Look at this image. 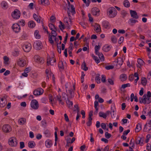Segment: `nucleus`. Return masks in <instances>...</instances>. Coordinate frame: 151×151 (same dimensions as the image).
I'll return each mask as SVG.
<instances>
[{
  "mask_svg": "<svg viewBox=\"0 0 151 151\" xmlns=\"http://www.w3.org/2000/svg\"><path fill=\"white\" fill-rule=\"evenodd\" d=\"M107 13L109 17L113 18L116 16L117 12L114 7H111L107 9Z\"/></svg>",
  "mask_w": 151,
  "mask_h": 151,
  "instance_id": "f257e3e1",
  "label": "nucleus"
},
{
  "mask_svg": "<svg viewBox=\"0 0 151 151\" xmlns=\"http://www.w3.org/2000/svg\"><path fill=\"white\" fill-rule=\"evenodd\" d=\"M9 143L12 147L16 146L17 144V141L16 139L14 137H12L9 139Z\"/></svg>",
  "mask_w": 151,
  "mask_h": 151,
  "instance_id": "f03ea898",
  "label": "nucleus"
},
{
  "mask_svg": "<svg viewBox=\"0 0 151 151\" xmlns=\"http://www.w3.org/2000/svg\"><path fill=\"white\" fill-rule=\"evenodd\" d=\"M12 16L15 19H19L20 16V13L19 10L15 9L12 14Z\"/></svg>",
  "mask_w": 151,
  "mask_h": 151,
  "instance_id": "7ed1b4c3",
  "label": "nucleus"
},
{
  "mask_svg": "<svg viewBox=\"0 0 151 151\" xmlns=\"http://www.w3.org/2000/svg\"><path fill=\"white\" fill-rule=\"evenodd\" d=\"M30 105L31 107L34 109H37L38 108V103L36 100H32L31 101Z\"/></svg>",
  "mask_w": 151,
  "mask_h": 151,
  "instance_id": "20e7f679",
  "label": "nucleus"
},
{
  "mask_svg": "<svg viewBox=\"0 0 151 151\" xmlns=\"http://www.w3.org/2000/svg\"><path fill=\"white\" fill-rule=\"evenodd\" d=\"M34 48L37 50H40L41 49L42 46L41 42L40 41H37L34 44Z\"/></svg>",
  "mask_w": 151,
  "mask_h": 151,
  "instance_id": "39448f33",
  "label": "nucleus"
},
{
  "mask_svg": "<svg viewBox=\"0 0 151 151\" xmlns=\"http://www.w3.org/2000/svg\"><path fill=\"white\" fill-rule=\"evenodd\" d=\"M35 61L36 62L40 63L41 64H43L44 62V60L42 58L40 57L38 55H37L34 57Z\"/></svg>",
  "mask_w": 151,
  "mask_h": 151,
  "instance_id": "423d86ee",
  "label": "nucleus"
},
{
  "mask_svg": "<svg viewBox=\"0 0 151 151\" xmlns=\"http://www.w3.org/2000/svg\"><path fill=\"white\" fill-rule=\"evenodd\" d=\"M22 47L25 52H29L31 49V45L30 43H26L23 45Z\"/></svg>",
  "mask_w": 151,
  "mask_h": 151,
  "instance_id": "0eeeda50",
  "label": "nucleus"
},
{
  "mask_svg": "<svg viewBox=\"0 0 151 151\" xmlns=\"http://www.w3.org/2000/svg\"><path fill=\"white\" fill-rule=\"evenodd\" d=\"M12 27L13 31L15 33L19 32L21 29L20 26L18 24H13Z\"/></svg>",
  "mask_w": 151,
  "mask_h": 151,
  "instance_id": "6e6552de",
  "label": "nucleus"
},
{
  "mask_svg": "<svg viewBox=\"0 0 151 151\" xmlns=\"http://www.w3.org/2000/svg\"><path fill=\"white\" fill-rule=\"evenodd\" d=\"M43 92V90L41 88H40L34 90L33 91V94L34 95L37 96L42 94Z\"/></svg>",
  "mask_w": 151,
  "mask_h": 151,
  "instance_id": "1a4fd4ad",
  "label": "nucleus"
},
{
  "mask_svg": "<svg viewBox=\"0 0 151 151\" xmlns=\"http://www.w3.org/2000/svg\"><path fill=\"white\" fill-rule=\"evenodd\" d=\"M91 11L92 14L93 15L98 16L99 14L100 10L97 7L93 8Z\"/></svg>",
  "mask_w": 151,
  "mask_h": 151,
  "instance_id": "9d476101",
  "label": "nucleus"
},
{
  "mask_svg": "<svg viewBox=\"0 0 151 151\" xmlns=\"http://www.w3.org/2000/svg\"><path fill=\"white\" fill-rule=\"evenodd\" d=\"M2 129L3 131L5 132H9L11 130L10 126L7 124L4 125L2 127Z\"/></svg>",
  "mask_w": 151,
  "mask_h": 151,
  "instance_id": "9b49d317",
  "label": "nucleus"
},
{
  "mask_svg": "<svg viewBox=\"0 0 151 151\" xmlns=\"http://www.w3.org/2000/svg\"><path fill=\"white\" fill-rule=\"evenodd\" d=\"M38 2L39 4L45 6H47L50 4L48 0H39Z\"/></svg>",
  "mask_w": 151,
  "mask_h": 151,
  "instance_id": "f8f14e48",
  "label": "nucleus"
},
{
  "mask_svg": "<svg viewBox=\"0 0 151 151\" xmlns=\"http://www.w3.org/2000/svg\"><path fill=\"white\" fill-rule=\"evenodd\" d=\"M123 60L121 58H119L117 60V61H114L113 62V64L114 65L115 63L116 64V65L117 66L118 65H119V67H120L123 64Z\"/></svg>",
  "mask_w": 151,
  "mask_h": 151,
  "instance_id": "ddd939ff",
  "label": "nucleus"
},
{
  "mask_svg": "<svg viewBox=\"0 0 151 151\" xmlns=\"http://www.w3.org/2000/svg\"><path fill=\"white\" fill-rule=\"evenodd\" d=\"M130 14L131 17L134 19H137L139 17L137 12L135 11L130 10Z\"/></svg>",
  "mask_w": 151,
  "mask_h": 151,
  "instance_id": "4468645a",
  "label": "nucleus"
},
{
  "mask_svg": "<svg viewBox=\"0 0 151 151\" xmlns=\"http://www.w3.org/2000/svg\"><path fill=\"white\" fill-rule=\"evenodd\" d=\"M17 64L21 67H23L26 64V61L20 58L17 62Z\"/></svg>",
  "mask_w": 151,
  "mask_h": 151,
  "instance_id": "2eb2a0df",
  "label": "nucleus"
},
{
  "mask_svg": "<svg viewBox=\"0 0 151 151\" xmlns=\"http://www.w3.org/2000/svg\"><path fill=\"white\" fill-rule=\"evenodd\" d=\"M58 29L57 28L55 30H52L51 31V34H49L48 38H52V37L56 38V37L57 35L56 32L57 31Z\"/></svg>",
  "mask_w": 151,
  "mask_h": 151,
  "instance_id": "dca6fc26",
  "label": "nucleus"
},
{
  "mask_svg": "<svg viewBox=\"0 0 151 151\" xmlns=\"http://www.w3.org/2000/svg\"><path fill=\"white\" fill-rule=\"evenodd\" d=\"M137 22V20L134 19L133 18H130L129 20L128 23L130 25L133 26L136 22Z\"/></svg>",
  "mask_w": 151,
  "mask_h": 151,
  "instance_id": "f3484780",
  "label": "nucleus"
},
{
  "mask_svg": "<svg viewBox=\"0 0 151 151\" xmlns=\"http://www.w3.org/2000/svg\"><path fill=\"white\" fill-rule=\"evenodd\" d=\"M94 26V29L97 32H99L101 30L100 25L96 23H95L93 25Z\"/></svg>",
  "mask_w": 151,
  "mask_h": 151,
  "instance_id": "a211bd4d",
  "label": "nucleus"
},
{
  "mask_svg": "<svg viewBox=\"0 0 151 151\" xmlns=\"http://www.w3.org/2000/svg\"><path fill=\"white\" fill-rule=\"evenodd\" d=\"M70 99H69L68 98H67L66 103L68 108L70 109H71L73 107V103L72 101L70 100Z\"/></svg>",
  "mask_w": 151,
  "mask_h": 151,
  "instance_id": "6ab92c4d",
  "label": "nucleus"
},
{
  "mask_svg": "<svg viewBox=\"0 0 151 151\" xmlns=\"http://www.w3.org/2000/svg\"><path fill=\"white\" fill-rule=\"evenodd\" d=\"M143 139L142 140V138L140 137H138L136 139V144H140L141 145L143 144Z\"/></svg>",
  "mask_w": 151,
  "mask_h": 151,
  "instance_id": "aec40b11",
  "label": "nucleus"
},
{
  "mask_svg": "<svg viewBox=\"0 0 151 151\" xmlns=\"http://www.w3.org/2000/svg\"><path fill=\"white\" fill-rule=\"evenodd\" d=\"M28 146L30 148H32L34 147L36 144L34 141H29L28 143Z\"/></svg>",
  "mask_w": 151,
  "mask_h": 151,
  "instance_id": "412c9836",
  "label": "nucleus"
},
{
  "mask_svg": "<svg viewBox=\"0 0 151 151\" xmlns=\"http://www.w3.org/2000/svg\"><path fill=\"white\" fill-rule=\"evenodd\" d=\"M102 25L104 28H107L109 27L110 24L108 21L104 20L102 22Z\"/></svg>",
  "mask_w": 151,
  "mask_h": 151,
  "instance_id": "4be33fe9",
  "label": "nucleus"
},
{
  "mask_svg": "<svg viewBox=\"0 0 151 151\" xmlns=\"http://www.w3.org/2000/svg\"><path fill=\"white\" fill-rule=\"evenodd\" d=\"M111 47L108 45H106L103 47V50L105 52H107L109 51Z\"/></svg>",
  "mask_w": 151,
  "mask_h": 151,
  "instance_id": "5701e85b",
  "label": "nucleus"
},
{
  "mask_svg": "<svg viewBox=\"0 0 151 151\" xmlns=\"http://www.w3.org/2000/svg\"><path fill=\"white\" fill-rule=\"evenodd\" d=\"M35 25V22L32 20L29 21L28 23V26L30 28H33Z\"/></svg>",
  "mask_w": 151,
  "mask_h": 151,
  "instance_id": "b1692460",
  "label": "nucleus"
},
{
  "mask_svg": "<svg viewBox=\"0 0 151 151\" xmlns=\"http://www.w3.org/2000/svg\"><path fill=\"white\" fill-rule=\"evenodd\" d=\"M142 129V124L138 123L136 125L135 129V131L136 132H139Z\"/></svg>",
  "mask_w": 151,
  "mask_h": 151,
  "instance_id": "393cba45",
  "label": "nucleus"
},
{
  "mask_svg": "<svg viewBox=\"0 0 151 151\" xmlns=\"http://www.w3.org/2000/svg\"><path fill=\"white\" fill-rule=\"evenodd\" d=\"M146 94H144L143 96V101H140V103H143L144 104H147V98L146 97Z\"/></svg>",
  "mask_w": 151,
  "mask_h": 151,
  "instance_id": "a878e982",
  "label": "nucleus"
},
{
  "mask_svg": "<svg viewBox=\"0 0 151 151\" xmlns=\"http://www.w3.org/2000/svg\"><path fill=\"white\" fill-rule=\"evenodd\" d=\"M26 119L23 118H21L19 119L18 122L19 124L21 125H24L26 122Z\"/></svg>",
  "mask_w": 151,
  "mask_h": 151,
  "instance_id": "bb28decb",
  "label": "nucleus"
},
{
  "mask_svg": "<svg viewBox=\"0 0 151 151\" xmlns=\"http://www.w3.org/2000/svg\"><path fill=\"white\" fill-rule=\"evenodd\" d=\"M147 104H148L151 102V98H150L151 97V93L150 91H147Z\"/></svg>",
  "mask_w": 151,
  "mask_h": 151,
  "instance_id": "cd10ccee",
  "label": "nucleus"
},
{
  "mask_svg": "<svg viewBox=\"0 0 151 151\" xmlns=\"http://www.w3.org/2000/svg\"><path fill=\"white\" fill-rule=\"evenodd\" d=\"M141 82L142 84L145 86L146 85L147 83V81L145 77H142L141 78Z\"/></svg>",
  "mask_w": 151,
  "mask_h": 151,
  "instance_id": "c85d7f7f",
  "label": "nucleus"
},
{
  "mask_svg": "<svg viewBox=\"0 0 151 151\" xmlns=\"http://www.w3.org/2000/svg\"><path fill=\"white\" fill-rule=\"evenodd\" d=\"M45 144L47 147L49 148L52 145V141L49 139L45 141Z\"/></svg>",
  "mask_w": 151,
  "mask_h": 151,
  "instance_id": "c756f323",
  "label": "nucleus"
},
{
  "mask_svg": "<svg viewBox=\"0 0 151 151\" xmlns=\"http://www.w3.org/2000/svg\"><path fill=\"white\" fill-rule=\"evenodd\" d=\"M68 92L69 93L70 96L68 98L69 99L72 98L74 96V94L73 90L72 89H71L68 90Z\"/></svg>",
  "mask_w": 151,
  "mask_h": 151,
  "instance_id": "7c9ffc66",
  "label": "nucleus"
},
{
  "mask_svg": "<svg viewBox=\"0 0 151 151\" xmlns=\"http://www.w3.org/2000/svg\"><path fill=\"white\" fill-rule=\"evenodd\" d=\"M1 6L3 9H6L8 8V4L6 2L2 1L1 4Z\"/></svg>",
  "mask_w": 151,
  "mask_h": 151,
  "instance_id": "2f4dec72",
  "label": "nucleus"
},
{
  "mask_svg": "<svg viewBox=\"0 0 151 151\" xmlns=\"http://www.w3.org/2000/svg\"><path fill=\"white\" fill-rule=\"evenodd\" d=\"M151 129V128L148 126L147 124H145L144 126V127L143 129V131L145 132H146L150 131Z\"/></svg>",
  "mask_w": 151,
  "mask_h": 151,
  "instance_id": "473e14b6",
  "label": "nucleus"
},
{
  "mask_svg": "<svg viewBox=\"0 0 151 151\" xmlns=\"http://www.w3.org/2000/svg\"><path fill=\"white\" fill-rule=\"evenodd\" d=\"M120 78L121 81H125L127 79V76L124 74H123L121 75Z\"/></svg>",
  "mask_w": 151,
  "mask_h": 151,
  "instance_id": "72a5a7b5",
  "label": "nucleus"
},
{
  "mask_svg": "<svg viewBox=\"0 0 151 151\" xmlns=\"http://www.w3.org/2000/svg\"><path fill=\"white\" fill-rule=\"evenodd\" d=\"M123 5L126 7H129L130 6L129 2L127 0H125L123 2Z\"/></svg>",
  "mask_w": 151,
  "mask_h": 151,
  "instance_id": "f704fd0d",
  "label": "nucleus"
},
{
  "mask_svg": "<svg viewBox=\"0 0 151 151\" xmlns=\"http://www.w3.org/2000/svg\"><path fill=\"white\" fill-rule=\"evenodd\" d=\"M33 16L35 20H36L38 23H40V20L39 19L38 16L36 14H33Z\"/></svg>",
  "mask_w": 151,
  "mask_h": 151,
  "instance_id": "c9c22d12",
  "label": "nucleus"
},
{
  "mask_svg": "<svg viewBox=\"0 0 151 151\" xmlns=\"http://www.w3.org/2000/svg\"><path fill=\"white\" fill-rule=\"evenodd\" d=\"M100 75L99 74H97L96 76L95 77V81L98 83H101L100 77Z\"/></svg>",
  "mask_w": 151,
  "mask_h": 151,
  "instance_id": "e433bc0d",
  "label": "nucleus"
},
{
  "mask_svg": "<svg viewBox=\"0 0 151 151\" xmlns=\"http://www.w3.org/2000/svg\"><path fill=\"white\" fill-rule=\"evenodd\" d=\"M99 116L101 117H103L104 119H106V114L102 112H100L99 113Z\"/></svg>",
  "mask_w": 151,
  "mask_h": 151,
  "instance_id": "4c0bfd02",
  "label": "nucleus"
},
{
  "mask_svg": "<svg viewBox=\"0 0 151 151\" xmlns=\"http://www.w3.org/2000/svg\"><path fill=\"white\" fill-rule=\"evenodd\" d=\"M49 26L50 29L52 31V30H55V29L57 28V27H55L53 24L51 23H50L49 24Z\"/></svg>",
  "mask_w": 151,
  "mask_h": 151,
  "instance_id": "58836bf2",
  "label": "nucleus"
},
{
  "mask_svg": "<svg viewBox=\"0 0 151 151\" xmlns=\"http://www.w3.org/2000/svg\"><path fill=\"white\" fill-rule=\"evenodd\" d=\"M99 57L100 58V60L101 61L103 62L104 60V57L101 52H100V53L99 54Z\"/></svg>",
  "mask_w": 151,
  "mask_h": 151,
  "instance_id": "ea45409f",
  "label": "nucleus"
},
{
  "mask_svg": "<svg viewBox=\"0 0 151 151\" xmlns=\"http://www.w3.org/2000/svg\"><path fill=\"white\" fill-rule=\"evenodd\" d=\"M44 133L46 137H49L50 135V131L48 129H46L45 130Z\"/></svg>",
  "mask_w": 151,
  "mask_h": 151,
  "instance_id": "a19ab883",
  "label": "nucleus"
},
{
  "mask_svg": "<svg viewBox=\"0 0 151 151\" xmlns=\"http://www.w3.org/2000/svg\"><path fill=\"white\" fill-rule=\"evenodd\" d=\"M114 79L113 78H109L107 79L108 82L111 85H113L114 83Z\"/></svg>",
  "mask_w": 151,
  "mask_h": 151,
  "instance_id": "79ce46f5",
  "label": "nucleus"
},
{
  "mask_svg": "<svg viewBox=\"0 0 151 151\" xmlns=\"http://www.w3.org/2000/svg\"><path fill=\"white\" fill-rule=\"evenodd\" d=\"M130 86V85L129 83H127L126 84H124L122 85L121 87L120 88V90L122 91V90L121 89L122 88H125L126 87H129Z\"/></svg>",
  "mask_w": 151,
  "mask_h": 151,
  "instance_id": "37998d69",
  "label": "nucleus"
},
{
  "mask_svg": "<svg viewBox=\"0 0 151 151\" xmlns=\"http://www.w3.org/2000/svg\"><path fill=\"white\" fill-rule=\"evenodd\" d=\"M121 14L122 15V17L124 18L126 16L127 13L126 11L124 10H122L121 12Z\"/></svg>",
  "mask_w": 151,
  "mask_h": 151,
  "instance_id": "c03bdc74",
  "label": "nucleus"
},
{
  "mask_svg": "<svg viewBox=\"0 0 151 151\" xmlns=\"http://www.w3.org/2000/svg\"><path fill=\"white\" fill-rule=\"evenodd\" d=\"M111 111L112 112V114H111V118H115V115L116 114V113L115 112V111L113 109H112V107L111 108Z\"/></svg>",
  "mask_w": 151,
  "mask_h": 151,
  "instance_id": "a18cd8bd",
  "label": "nucleus"
},
{
  "mask_svg": "<svg viewBox=\"0 0 151 151\" xmlns=\"http://www.w3.org/2000/svg\"><path fill=\"white\" fill-rule=\"evenodd\" d=\"M39 32L37 30H36L34 32V35L35 38H37L38 37H40V35L39 34Z\"/></svg>",
  "mask_w": 151,
  "mask_h": 151,
  "instance_id": "49530a36",
  "label": "nucleus"
},
{
  "mask_svg": "<svg viewBox=\"0 0 151 151\" xmlns=\"http://www.w3.org/2000/svg\"><path fill=\"white\" fill-rule=\"evenodd\" d=\"M19 51L16 50L14 51L13 52V55L14 56H17L19 55Z\"/></svg>",
  "mask_w": 151,
  "mask_h": 151,
  "instance_id": "de8ad7c7",
  "label": "nucleus"
},
{
  "mask_svg": "<svg viewBox=\"0 0 151 151\" xmlns=\"http://www.w3.org/2000/svg\"><path fill=\"white\" fill-rule=\"evenodd\" d=\"M58 67L59 69H63L64 68V67L63 65V63L62 61H60L58 63Z\"/></svg>",
  "mask_w": 151,
  "mask_h": 151,
  "instance_id": "09e8293b",
  "label": "nucleus"
},
{
  "mask_svg": "<svg viewBox=\"0 0 151 151\" xmlns=\"http://www.w3.org/2000/svg\"><path fill=\"white\" fill-rule=\"evenodd\" d=\"M82 67H83L84 68H83V70L86 71L87 70H88V68L86 66V63L85 62H84L82 64Z\"/></svg>",
  "mask_w": 151,
  "mask_h": 151,
  "instance_id": "8fccbe9b",
  "label": "nucleus"
},
{
  "mask_svg": "<svg viewBox=\"0 0 151 151\" xmlns=\"http://www.w3.org/2000/svg\"><path fill=\"white\" fill-rule=\"evenodd\" d=\"M137 62L139 65H142L145 63L144 61L140 58H138L137 60Z\"/></svg>",
  "mask_w": 151,
  "mask_h": 151,
  "instance_id": "3c124183",
  "label": "nucleus"
},
{
  "mask_svg": "<svg viewBox=\"0 0 151 151\" xmlns=\"http://www.w3.org/2000/svg\"><path fill=\"white\" fill-rule=\"evenodd\" d=\"M71 12L72 13V14L73 15L76 13V11L75 8L74 7V6L73 5H71Z\"/></svg>",
  "mask_w": 151,
  "mask_h": 151,
  "instance_id": "603ef678",
  "label": "nucleus"
},
{
  "mask_svg": "<svg viewBox=\"0 0 151 151\" xmlns=\"http://www.w3.org/2000/svg\"><path fill=\"white\" fill-rule=\"evenodd\" d=\"M19 24L22 26H24L25 24V22L24 20H21L18 22Z\"/></svg>",
  "mask_w": 151,
  "mask_h": 151,
  "instance_id": "864d4df0",
  "label": "nucleus"
},
{
  "mask_svg": "<svg viewBox=\"0 0 151 151\" xmlns=\"http://www.w3.org/2000/svg\"><path fill=\"white\" fill-rule=\"evenodd\" d=\"M41 123L43 127H46L47 122L45 120H42L41 121Z\"/></svg>",
  "mask_w": 151,
  "mask_h": 151,
  "instance_id": "5fc2aeb1",
  "label": "nucleus"
},
{
  "mask_svg": "<svg viewBox=\"0 0 151 151\" xmlns=\"http://www.w3.org/2000/svg\"><path fill=\"white\" fill-rule=\"evenodd\" d=\"M4 63L5 64H7V62L9 60V59L8 57L5 56L4 57Z\"/></svg>",
  "mask_w": 151,
  "mask_h": 151,
  "instance_id": "6e6d98bb",
  "label": "nucleus"
},
{
  "mask_svg": "<svg viewBox=\"0 0 151 151\" xmlns=\"http://www.w3.org/2000/svg\"><path fill=\"white\" fill-rule=\"evenodd\" d=\"M92 119H88V121L86 123L87 126H90L92 124Z\"/></svg>",
  "mask_w": 151,
  "mask_h": 151,
  "instance_id": "4d7b16f0",
  "label": "nucleus"
},
{
  "mask_svg": "<svg viewBox=\"0 0 151 151\" xmlns=\"http://www.w3.org/2000/svg\"><path fill=\"white\" fill-rule=\"evenodd\" d=\"M151 136L150 134H148L146 137V139L145 140V142L147 143L149 141V140Z\"/></svg>",
  "mask_w": 151,
  "mask_h": 151,
  "instance_id": "13d9d810",
  "label": "nucleus"
},
{
  "mask_svg": "<svg viewBox=\"0 0 151 151\" xmlns=\"http://www.w3.org/2000/svg\"><path fill=\"white\" fill-rule=\"evenodd\" d=\"M114 68L113 65H107L106 66L105 68L107 70L113 69Z\"/></svg>",
  "mask_w": 151,
  "mask_h": 151,
  "instance_id": "bf43d9fd",
  "label": "nucleus"
},
{
  "mask_svg": "<svg viewBox=\"0 0 151 151\" xmlns=\"http://www.w3.org/2000/svg\"><path fill=\"white\" fill-rule=\"evenodd\" d=\"M105 137L107 139H109L111 136V134L108 133L107 132H105Z\"/></svg>",
  "mask_w": 151,
  "mask_h": 151,
  "instance_id": "052dcab7",
  "label": "nucleus"
},
{
  "mask_svg": "<svg viewBox=\"0 0 151 151\" xmlns=\"http://www.w3.org/2000/svg\"><path fill=\"white\" fill-rule=\"evenodd\" d=\"M68 17H65L64 18V20H63L64 22L65 23L66 25H69L68 21Z\"/></svg>",
  "mask_w": 151,
  "mask_h": 151,
  "instance_id": "680f3d73",
  "label": "nucleus"
},
{
  "mask_svg": "<svg viewBox=\"0 0 151 151\" xmlns=\"http://www.w3.org/2000/svg\"><path fill=\"white\" fill-rule=\"evenodd\" d=\"M52 61V59H51L50 58H47V63L48 65H49L50 64L51 65H52V64H51V63H52L51 62V61Z\"/></svg>",
  "mask_w": 151,
  "mask_h": 151,
  "instance_id": "e2e57ef3",
  "label": "nucleus"
},
{
  "mask_svg": "<svg viewBox=\"0 0 151 151\" xmlns=\"http://www.w3.org/2000/svg\"><path fill=\"white\" fill-rule=\"evenodd\" d=\"M94 58H93L97 63H99L100 62V60L97 56H94Z\"/></svg>",
  "mask_w": 151,
  "mask_h": 151,
  "instance_id": "0e129e2a",
  "label": "nucleus"
},
{
  "mask_svg": "<svg viewBox=\"0 0 151 151\" xmlns=\"http://www.w3.org/2000/svg\"><path fill=\"white\" fill-rule=\"evenodd\" d=\"M101 127L104 129H105L106 128V124L104 123L101 124Z\"/></svg>",
  "mask_w": 151,
  "mask_h": 151,
  "instance_id": "69168bd1",
  "label": "nucleus"
},
{
  "mask_svg": "<svg viewBox=\"0 0 151 151\" xmlns=\"http://www.w3.org/2000/svg\"><path fill=\"white\" fill-rule=\"evenodd\" d=\"M147 150H150L151 151V145L150 144L148 143L146 146Z\"/></svg>",
  "mask_w": 151,
  "mask_h": 151,
  "instance_id": "338daca9",
  "label": "nucleus"
},
{
  "mask_svg": "<svg viewBox=\"0 0 151 151\" xmlns=\"http://www.w3.org/2000/svg\"><path fill=\"white\" fill-rule=\"evenodd\" d=\"M147 78L149 80H151V71L149 72Z\"/></svg>",
  "mask_w": 151,
  "mask_h": 151,
  "instance_id": "774afa93",
  "label": "nucleus"
}]
</instances>
